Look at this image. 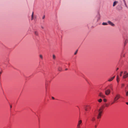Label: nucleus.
<instances>
[{
    "label": "nucleus",
    "instance_id": "1",
    "mask_svg": "<svg viewBox=\"0 0 128 128\" xmlns=\"http://www.w3.org/2000/svg\"><path fill=\"white\" fill-rule=\"evenodd\" d=\"M103 109L101 108H100L98 110V114L97 116V118L98 119L100 118L101 117V115L102 113Z\"/></svg>",
    "mask_w": 128,
    "mask_h": 128
},
{
    "label": "nucleus",
    "instance_id": "2",
    "mask_svg": "<svg viewBox=\"0 0 128 128\" xmlns=\"http://www.w3.org/2000/svg\"><path fill=\"white\" fill-rule=\"evenodd\" d=\"M124 75L123 76V78H126L128 77V72L126 71H124Z\"/></svg>",
    "mask_w": 128,
    "mask_h": 128
},
{
    "label": "nucleus",
    "instance_id": "3",
    "mask_svg": "<svg viewBox=\"0 0 128 128\" xmlns=\"http://www.w3.org/2000/svg\"><path fill=\"white\" fill-rule=\"evenodd\" d=\"M120 98V95L119 94H117L114 98V101L115 102L118 100Z\"/></svg>",
    "mask_w": 128,
    "mask_h": 128
},
{
    "label": "nucleus",
    "instance_id": "4",
    "mask_svg": "<svg viewBox=\"0 0 128 128\" xmlns=\"http://www.w3.org/2000/svg\"><path fill=\"white\" fill-rule=\"evenodd\" d=\"M84 108L86 111H87L90 109V107L89 106H84Z\"/></svg>",
    "mask_w": 128,
    "mask_h": 128
},
{
    "label": "nucleus",
    "instance_id": "5",
    "mask_svg": "<svg viewBox=\"0 0 128 128\" xmlns=\"http://www.w3.org/2000/svg\"><path fill=\"white\" fill-rule=\"evenodd\" d=\"M82 120H80L78 121V123L77 126V127L78 128H80V124H82Z\"/></svg>",
    "mask_w": 128,
    "mask_h": 128
},
{
    "label": "nucleus",
    "instance_id": "6",
    "mask_svg": "<svg viewBox=\"0 0 128 128\" xmlns=\"http://www.w3.org/2000/svg\"><path fill=\"white\" fill-rule=\"evenodd\" d=\"M110 89H108L106 90L105 92V93L106 95H108L110 93Z\"/></svg>",
    "mask_w": 128,
    "mask_h": 128
},
{
    "label": "nucleus",
    "instance_id": "7",
    "mask_svg": "<svg viewBox=\"0 0 128 128\" xmlns=\"http://www.w3.org/2000/svg\"><path fill=\"white\" fill-rule=\"evenodd\" d=\"M98 96H100L101 97L104 98L105 97V96L103 95L102 93L100 92Z\"/></svg>",
    "mask_w": 128,
    "mask_h": 128
},
{
    "label": "nucleus",
    "instance_id": "8",
    "mask_svg": "<svg viewBox=\"0 0 128 128\" xmlns=\"http://www.w3.org/2000/svg\"><path fill=\"white\" fill-rule=\"evenodd\" d=\"M108 23L109 24L112 26H114V24L110 21H108Z\"/></svg>",
    "mask_w": 128,
    "mask_h": 128
},
{
    "label": "nucleus",
    "instance_id": "9",
    "mask_svg": "<svg viewBox=\"0 0 128 128\" xmlns=\"http://www.w3.org/2000/svg\"><path fill=\"white\" fill-rule=\"evenodd\" d=\"M128 42V40L126 39L124 40V45L125 46Z\"/></svg>",
    "mask_w": 128,
    "mask_h": 128
},
{
    "label": "nucleus",
    "instance_id": "10",
    "mask_svg": "<svg viewBox=\"0 0 128 128\" xmlns=\"http://www.w3.org/2000/svg\"><path fill=\"white\" fill-rule=\"evenodd\" d=\"M115 77V76H114L112 77L111 78H109L108 80V81L109 82H110L112 81L114 79V78Z\"/></svg>",
    "mask_w": 128,
    "mask_h": 128
},
{
    "label": "nucleus",
    "instance_id": "11",
    "mask_svg": "<svg viewBox=\"0 0 128 128\" xmlns=\"http://www.w3.org/2000/svg\"><path fill=\"white\" fill-rule=\"evenodd\" d=\"M118 3V2L117 1H114L113 4V6H114L116 4Z\"/></svg>",
    "mask_w": 128,
    "mask_h": 128
},
{
    "label": "nucleus",
    "instance_id": "12",
    "mask_svg": "<svg viewBox=\"0 0 128 128\" xmlns=\"http://www.w3.org/2000/svg\"><path fill=\"white\" fill-rule=\"evenodd\" d=\"M109 86V87L112 90H113V88H112V84H110Z\"/></svg>",
    "mask_w": 128,
    "mask_h": 128
},
{
    "label": "nucleus",
    "instance_id": "13",
    "mask_svg": "<svg viewBox=\"0 0 128 128\" xmlns=\"http://www.w3.org/2000/svg\"><path fill=\"white\" fill-rule=\"evenodd\" d=\"M116 80L118 83L119 82V76H117L116 77Z\"/></svg>",
    "mask_w": 128,
    "mask_h": 128
},
{
    "label": "nucleus",
    "instance_id": "14",
    "mask_svg": "<svg viewBox=\"0 0 128 128\" xmlns=\"http://www.w3.org/2000/svg\"><path fill=\"white\" fill-rule=\"evenodd\" d=\"M95 120V118L94 117H92L91 118V120L92 121H94Z\"/></svg>",
    "mask_w": 128,
    "mask_h": 128
},
{
    "label": "nucleus",
    "instance_id": "15",
    "mask_svg": "<svg viewBox=\"0 0 128 128\" xmlns=\"http://www.w3.org/2000/svg\"><path fill=\"white\" fill-rule=\"evenodd\" d=\"M34 34L35 35L38 36V33L37 31H35L34 32Z\"/></svg>",
    "mask_w": 128,
    "mask_h": 128
},
{
    "label": "nucleus",
    "instance_id": "16",
    "mask_svg": "<svg viewBox=\"0 0 128 128\" xmlns=\"http://www.w3.org/2000/svg\"><path fill=\"white\" fill-rule=\"evenodd\" d=\"M102 25H108V24L106 22H103L102 24Z\"/></svg>",
    "mask_w": 128,
    "mask_h": 128
},
{
    "label": "nucleus",
    "instance_id": "17",
    "mask_svg": "<svg viewBox=\"0 0 128 128\" xmlns=\"http://www.w3.org/2000/svg\"><path fill=\"white\" fill-rule=\"evenodd\" d=\"M98 101L99 102H100L102 101V100L100 98L98 100Z\"/></svg>",
    "mask_w": 128,
    "mask_h": 128
},
{
    "label": "nucleus",
    "instance_id": "18",
    "mask_svg": "<svg viewBox=\"0 0 128 128\" xmlns=\"http://www.w3.org/2000/svg\"><path fill=\"white\" fill-rule=\"evenodd\" d=\"M34 12H32V20L34 18V14H33Z\"/></svg>",
    "mask_w": 128,
    "mask_h": 128
},
{
    "label": "nucleus",
    "instance_id": "19",
    "mask_svg": "<svg viewBox=\"0 0 128 128\" xmlns=\"http://www.w3.org/2000/svg\"><path fill=\"white\" fill-rule=\"evenodd\" d=\"M124 4H125V5L126 7L127 8L128 6H127V5L126 4V3L125 1H124Z\"/></svg>",
    "mask_w": 128,
    "mask_h": 128
},
{
    "label": "nucleus",
    "instance_id": "20",
    "mask_svg": "<svg viewBox=\"0 0 128 128\" xmlns=\"http://www.w3.org/2000/svg\"><path fill=\"white\" fill-rule=\"evenodd\" d=\"M123 72L122 71L120 72V76H122V74Z\"/></svg>",
    "mask_w": 128,
    "mask_h": 128
},
{
    "label": "nucleus",
    "instance_id": "21",
    "mask_svg": "<svg viewBox=\"0 0 128 128\" xmlns=\"http://www.w3.org/2000/svg\"><path fill=\"white\" fill-rule=\"evenodd\" d=\"M40 57L42 59H43V57H42V55L41 54L40 55Z\"/></svg>",
    "mask_w": 128,
    "mask_h": 128
},
{
    "label": "nucleus",
    "instance_id": "22",
    "mask_svg": "<svg viewBox=\"0 0 128 128\" xmlns=\"http://www.w3.org/2000/svg\"><path fill=\"white\" fill-rule=\"evenodd\" d=\"M53 58L54 59H55L56 58V56L54 54L53 55Z\"/></svg>",
    "mask_w": 128,
    "mask_h": 128
},
{
    "label": "nucleus",
    "instance_id": "23",
    "mask_svg": "<svg viewBox=\"0 0 128 128\" xmlns=\"http://www.w3.org/2000/svg\"><path fill=\"white\" fill-rule=\"evenodd\" d=\"M121 86H122V88L124 86V84H122Z\"/></svg>",
    "mask_w": 128,
    "mask_h": 128
},
{
    "label": "nucleus",
    "instance_id": "24",
    "mask_svg": "<svg viewBox=\"0 0 128 128\" xmlns=\"http://www.w3.org/2000/svg\"><path fill=\"white\" fill-rule=\"evenodd\" d=\"M105 104L106 107H108V105L107 104Z\"/></svg>",
    "mask_w": 128,
    "mask_h": 128
},
{
    "label": "nucleus",
    "instance_id": "25",
    "mask_svg": "<svg viewBox=\"0 0 128 128\" xmlns=\"http://www.w3.org/2000/svg\"><path fill=\"white\" fill-rule=\"evenodd\" d=\"M78 51V50H76V52H75L74 53V54L75 55H76L77 54Z\"/></svg>",
    "mask_w": 128,
    "mask_h": 128
},
{
    "label": "nucleus",
    "instance_id": "26",
    "mask_svg": "<svg viewBox=\"0 0 128 128\" xmlns=\"http://www.w3.org/2000/svg\"><path fill=\"white\" fill-rule=\"evenodd\" d=\"M103 101L104 102H106V101H107V100H106V99L104 98L103 100Z\"/></svg>",
    "mask_w": 128,
    "mask_h": 128
},
{
    "label": "nucleus",
    "instance_id": "27",
    "mask_svg": "<svg viewBox=\"0 0 128 128\" xmlns=\"http://www.w3.org/2000/svg\"><path fill=\"white\" fill-rule=\"evenodd\" d=\"M126 96H128V91L127 92H126Z\"/></svg>",
    "mask_w": 128,
    "mask_h": 128
},
{
    "label": "nucleus",
    "instance_id": "28",
    "mask_svg": "<svg viewBox=\"0 0 128 128\" xmlns=\"http://www.w3.org/2000/svg\"><path fill=\"white\" fill-rule=\"evenodd\" d=\"M62 69L61 68H60V67H59V68H58V70L60 71Z\"/></svg>",
    "mask_w": 128,
    "mask_h": 128
},
{
    "label": "nucleus",
    "instance_id": "29",
    "mask_svg": "<svg viewBox=\"0 0 128 128\" xmlns=\"http://www.w3.org/2000/svg\"><path fill=\"white\" fill-rule=\"evenodd\" d=\"M2 71H0V77L1 75L2 74Z\"/></svg>",
    "mask_w": 128,
    "mask_h": 128
},
{
    "label": "nucleus",
    "instance_id": "30",
    "mask_svg": "<svg viewBox=\"0 0 128 128\" xmlns=\"http://www.w3.org/2000/svg\"><path fill=\"white\" fill-rule=\"evenodd\" d=\"M45 18V16H43V17H42V19H44Z\"/></svg>",
    "mask_w": 128,
    "mask_h": 128
},
{
    "label": "nucleus",
    "instance_id": "31",
    "mask_svg": "<svg viewBox=\"0 0 128 128\" xmlns=\"http://www.w3.org/2000/svg\"><path fill=\"white\" fill-rule=\"evenodd\" d=\"M52 98L53 100L54 99V98L53 97H52Z\"/></svg>",
    "mask_w": 128,
    "mask_h": 128
},
{
    "label": "nucleus",
    "instance_id": "32",
    "mask_svg": "<svg viewBox=\"0 0 128 128\" xmlns=\"http://www.w3.org/2000/svg\"><path fill=\"white\" fill-rule=\"evenodd\" d=\"M41 28H42L43 29L44 28V27L42 26H41Z\"/></svg>",
    "mask_w": 128,
    "mask_h": 128
},
{
    "label": "nucleus",
    "instance_id": "33",
    "mask_svg": "<svg viewBox=\"0 0 128 128\" xmlns=\"http://www.w3.org/2000/svg\"><path fill=\"white\" fill-rule=\"evenodd\" d=\"M10 108H12V105H10Z\"/></svg>",
    "mask_w": 128,
    "mask_h": 128
},
{
    "label": "nucleus",
    "instance_id": "34",
    "mask_svg": "<svg viewBox=\"0 0 128 128\" xmlns=\"http://www.w3.org/2000/svg\"><path fill=\"white\" fill-rule=\"evenodd\" d=\"M126 104L128 105V102H126Z\"/></svg>",
    "mask_w": 128,
    "mask_h": 128
},
{
    "label": "nucleus",
    "instance_id": "35",
    "mask_svg": "<svg viewBox=\"0 0 128 128\" xmlns=\"http://www.w3.org/2000/svg\"><path fill=\"white\" fill-rule=\"evenodd\" d=\"M118 68H117L116 69V70H118Z\"/></svg>",
    "mask_w": 128,
    "mask_h": 128
},
{
    "label": "nucleus",
    "instance_id": "36",
    "mask_svg": "<svg viewBox=\"0 0 128 128\" xmlns=\"http://www.w3.org/2000/svg\"><path fill=\"white\" fill-rule=\"evenodd\" d=\"M68 70V69L66 68L65 69V70Z\"/></svg>",
    "mask_w": 128,
    "mask_h": 128
},
{
    "label": "nucleus",
    "instance_id": "37",
    "mask_svg": "<svg viewBox=\"0 0 128 128\" xmlns=\"http://www.w3.org/2000/svg\"><path fill=\"white\" fill-rule=\"evenodd\" d=\"M100 18H98V20H99L100 19Z\"/></svg>",
    "mask_w": 128,
    "mask_h": 128
},
{
    "label": "nucleus",
    "instance_id": "38",
    "mask_svg": "<svg viewBox=\"0 0 128 128\" xmlns=\"http://www.w3.org/2000/svg\"><path fill=\"white\" fill-rule=\"evenodd\" d=\"M123 0L124 1H124H125V0Z\"/></svg>",
    "mask_w": 128,
    "mask_h": 128
},
{
    "label": "nucleus",
    "instance_id": "39",
    "mask_svg": "<svg viewBox=\"0 0 128 128\" xmlns=\"http://www.w3.org/2000/svg\"><path fill=\"white\" fill-rule=\"evenodd\" d=\"M113 103H114L113 102V103H112V104H113Z\"/></svg>",
    "mask_w": 128,
    "mask_h": 128
},
{
    "label": "nucleus",
    "instance_id": "40",
    "mask_svg": "<svg viewBox=\"0 0 128 128\" xmlns=\"http://www.w3.org/2000/svg\"><path fill=\"white\" fill-rule=\"evenodd\" d=\"M95 127H96V126H95Z\"/></svg>",
    "mask_w": 128,
    "mask_h": 128
},
{
    "label": "nucleus",
    "instance_id": "41",
    "mask_svg": "<svg viewBox=\"0 0 128 128\" xmlns=\"http://www.w3.org/2000/svg\"><path fill=\"white\" fill-rule=\"evenodd\" d=\"M123 56H124V55H123Z\"/></svg>",
    "mask_w": 128,
    "mask_h": 128
},
{
    "label": "nucleus",
    "instance_id": "42",
    "mask_svg": "<svg viewBox=\"0 0 128 128\" xmlns=\"http://www.w3.org/2000/svg\"><path fill=\"white\" fill-rule=\"evenodd\" d=\"M96 127H95V128H96Z\"/></svg>",
    "mask_w": 128,
    "mask_h": 128
}]
</instances>
